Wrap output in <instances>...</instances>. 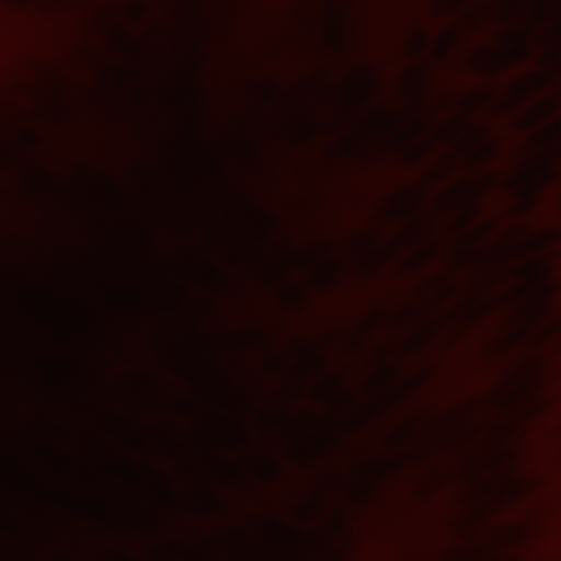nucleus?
I'll return each mask as SVG.
<instances>
[{
  "label": "nucleus",
  "instance_id": "obj_1",
  "mask_svg": "<svg viewBox=\"0 0 561 561\" xmlns=\"http://www.w3.org/2000/svg\"><path fill=\"white\" fill-rule=\"evenodd\" d=\"M37 178H39L41 180H45V181H48L50 180V175L48 174L47 171L45 170H39L36 172L35 174Z\"/></svg>",
  "mask_w": 561,
  "mask_h": 561
}]
</instances>
